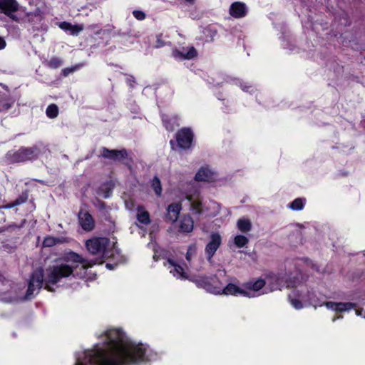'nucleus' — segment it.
Instances as JSON below:
<instances>
[{"label": "nucleus", "mask_w": 365, "mask_h": 365, "mask_svg": "<svg viewBox=\"0 0 365 365\" xmlns=\"http://www.w3.org/2000/svg\"><path fill=\"white\" fill-rule=\"evenodd\" d=\"M217 281V277L215 276L207 277V276H201L194 280V282L199 287H202L206 289L207 292L210 293H213L215 294H224L225 295H243L248 297H254L253 294H251L250 292H247L245 289L240 288L234 284H228L225 287H222V286H219L216 284V286L213 285L214 283Z\"/></svg>", "instance_id": "3"}, {"label": "nucleus", "mask_w": 365, "mask_h": 365, "mask_svg": "<svg viewBox=\"0 0 365 365\" xmlns=\"http://www.w3.org/2000/svg\"><path fill=\"white\" fill-rule=\"evenodd\" d=\"M106 267H107L108 268H109V269H112V267H113L112 264H108H108H106Z\"/></svg>", "instance_id": "44"}, {"label": "nucleus", "mask_w": 365, "mask_h": 365, "mask_svg": "<svg viewBox=\"0 0 365 365\" xmlns=\"http://www.w3.org/2000/svg\"><path fill=\"white\" fill-rule=\"evenodd\" d=\"M168 269H170V272L173 274L174 277L178 279H186L187 277L185 273L183 271V269L176 264L173 260L168 259Z\"/></svg>", "instance_id": "19"}, {"label": "nucleus", "mask_w": 365, "mask_h": 365, "mask_svg": "<svg viewBox=\"0 0 365 365\" xmlns=\"http://www.w3.org/2000/svg\"><path fill=\"white\" fill-rule=\"evenodd\" d=\"M162 120L163 122V124H164L165 128L168 130L172 131V130H174V128H175V119L170 118L168 116L163 115L162 116Z\"/></svg>", "instance_id": "29"}, {"label": "nucleus", "mask_w": 365, "mask_h": 365, "mask_svg": "<svg viewBox=\"0 0 365 365\" xmlns=\"http://www.w3.org/2000/svg\"><path fill=\"white\" fill-rule=\"evenodd\" d=\"M10 106H10V104H9V103H4V104H3V108H4V109H9V108H10Z\"/></svg>", "instance_id": "42"}, {"label": "nucleus", "mask_w": 365, "mask_h": 365, "mask_svg": "<svg viewBox=\"0 0 365 365\" xmlns=\"http://www.w3.org/2000/svg\"><path fill=\"white\" fill-rule=\"evenodd\" d=\"M10 289L11 283L0 274V295L10 298L8 301H3L4 302H11L16 299V297L12 295Z\"/></svg>", "instance_id": "13"}, {"label": "nucleus", "mask_w": 365, "mask_h": 365, "mask_svg": "<svg viewBox=\"0 0 365 365\" xmlns=\"http://www.w3.org/2000/svg\"><path fill=\"white\" fill-rule=\"evenodd\" d=\"M101 345L76 354V365H135L156 359L149 346L132 341L120 329H109L99 335Z\"/></svg>", "instance_id": "1"}, {"label": "nucleus", "mask_w": 365, "mask_h": 365, "mask_svg": "<svg viewBox=\"0 0 365 365\" xmlns=\"http://www.w3.org/2000/svg\"><path fill=\"white\" fill-rule=\"evenodd\" d=\"M252 222L249 219L242 217L237 222V229L242 233H247L252 230Z\"/></svg>", "instance_id": "22"}, {"label": "nucleus", "mask_w": 365, "mask_h": 365, "mask_svg": "<svg viewBox=\"0 0 365 365\" xmlns=\"http://www.w3.org/2000/svg\"><path fill=\"white\" fill-rule=\"evenodd\" d=\"M362 312H363V309L356 310V314L357 316H361V317H363L364 318H365V315H364V314H362Z\"/></svg>", "instance_id": "39"}, {"label": "nucleus", "mask_w": 365, "mask_h": 365, "mask_svg": "<svg viewBox=\"0 0 365 365\" xmlns=\"http://www.w3.org/2000/svg\"><path fill=\"white\" fill-rule=\"evenodd\" d=\"M246 88H248V87H247V86H246V87H242V90H243V91H247V90L245 89Z\"/></svg>", "instance_id": "46"}, {"label": "nucleus", "mask_w": 365, "mask_h": 365, "mask_svg": "<svg viewBox=\"0 0 365 365\" xmlns=\"http://www.w3.org/2000/svg\"><path fill=\"white\" fill-rule=\"evenodd\" d=\"M247 11L246 5L242 2H235L230 7V14L235 18L244 17Z\"/></svg>", "instance_id": "14"}, {"label": "nucleus", "mask_w": 365, "mask_h": 365, "mask_svg": "<svg viewBox=\"0 0 365 365\" xmlns=\"http://www.w3.org/2000/svg\"><path fill=\"white\" fill-rule=\"evenodd\" d=\"M137 219L139 222L148 225L150 222L149 213L142 207H138Z\"/></svg>", "instance_id": "25"}, {"label": "nucleus", "mask_w": 365, "mask_h": 365, "mask_svg": "<svg viewBox=\"0 0 365 365\" xmlns=\"http://www.w3.org/2000/svg\"><path fill=\"white\" fill-rule=\"evenodd\" d=\"M194 222L190 215H183L179 221L180 231L190 232L193 230Z\"/></svg>", "instance_id": "18"}, {"label": "nucleus", "mask_w": 365, "mask_h": 365, "mask_svg": "<svg viewBox=\"0 0 365 365\" xmlns=\"http://www.w3.org/2000/svg\"><path fill=\"white\" fill-rule=\"evenodd\" d=\"M173 141L170 140V144L173 145Z\"/></svg>", "instance_id": "47"}, {"label": "nucleus", "mask_w": 365, "mask_h": 365, "mask_svg": "<svg viewBox=\"0 0 365 365\" xmlns=\"http://www.w3.org/2000/svg\"><path fill=\"white\" fill-rule=\"evenodd\" d=\"M196 252H197L196 245H190L187 249L186 256H185L187 261L190 262L192 258L194 256H195Z\"/></svg>", "instance_id": "33"}, {"label": "nucleus", "mask_w": 365, "mask_h": 365, "mask_svg": "<svg viewBox=\"0 0 365 365\" xmlns=\"http://www.w3.org/2000/svg\"><path fill=\"white\" fill-rule=\"evenodd\" d=\"M6 46V41L0 37V49L4 48Z\"/></svg>", "instance_id": "38"}, {"label": "nucleus", "mask_w": 365, "mask_h": 365, "mask_svg": "<svg viewBox=\"0 0 365 365\" xmlns=\"http://www.w3.org/2000/svg\"><path fill=\"white\" fill-rule=\"evenodd\" d=\"M151 186L158 196L161 195L162 187L160 179L158 177H154L152 180Z\"/></svg>", "instance_id": "27"}, {"label": "nucleus", "mask_w": 365, "mask_h": 365, "mask_svg": "<svg viewBox=\"0 0 365 365\" xmlns=\"http://www.w3.org/2000/svg\"><path fill=\"white\" fill-rule=\"evenodd\" d=\"M47 116L50 118H55L58 115V108L55 104L49 105L46 110Z\"/></svg>", "instance_id": "26"}, {"label": "nucleus", "mask_w": 365, "mask_h": 365, "mask_svg": "<svg viewBox=\"0 0 365 365\" xmlns=\"http://www.w3.org/2000/svg\"><path fill=\"white\" fill-rule=\"evenodd\" d=\"M68 240L65 237H54L51 236H48L45 237L43 245L44 247H52L53 245H56L57 244H63L65 242H67Z\"/></svg>", "instance_id": "24"}, {"label": "nucleus", "mask_w": 365, "mask_h": 365, "mask_svg": "<svg viewBox=\"0 0 365 365\" xmlns=\"http://www.w3.org/2000/svg\"><path fill=\"white\" fill-rule=\"evenodd\" d=\"M186 1L190 3V4H193L195 0H185Z\"/></svg>", "instance_id": "45"}, {"label": "nucleus", "mask_w": 365, "mask_h": 365, "mask_svg": "<svg viewBox=\"0 0 365 365\" xmlns=\"http://www.w3.org/2000/svg\"><path fill=\"white\" fill-rule=\"evenodd\" d=\"M197 56V51L193 47L183 48L182 51L174 50L173 56L178 59H192Z\"/></svg>", "instance_id": "15"}, {"label": "nucleus", "mask_w": 365, "mask_h": 365, "mask_svg": "<svg viewBox=\"0 0 365 365\" xmlns=\"http://www.w3.org/2000/svg\"><path fill=\"white\" fill-rule=\"evenodd\" d=\"M187 198L191 203V210L195 214H200L203 212V207L201 199L197 197L193 199L192 196H187Z\"/></svg>", "instance_id": "23"}, {"label": "nucleus", "mask_w": 365, "mask_h": 365, "mask_svg": "<svg viewBox=\"0 0 365 365\" xmlns=\"http://www.w3.org/2000/svg\"><path fill=\"white\" fill-rule=\"evenodd\" d=\"M18 9L19 4L16 0H0V10L16 21H18V19L13 13Z\"/></svg>", "instance_id": "8"}, {"label": "nucleus", "mask_w": 365, "mask_h": 365, "mask_svg": "<svg viewBox=\"0 0 365 365\" xmlns=\"http://www.w3.org/2000/svg\"><path fill=\"white\" fill-rule=\"evenodd\" d=\"M60 28L66 31H68L71 35L77 36L84 29L83 24L72 25L68 22H62L60 24Z\"/></svg>", "instance_id": "20"}, {"label": "nucleus", "mask_w": 365, "mask_h": 365, "mask_svg": "<svg viewBox=\"0 0 365 365\" xmlns=\"http://www.w3.org/2000/svg\"><path fill=\"white\" fill-rule=\"evenodd\" d=\"M115 246V242L110 241L106 237H93L86 242V247L91 255L103 257L112 256Z\"/></svg>", "instance_id": "4"}, {"label": "nucleus", "mask_w": 365, "mask_h": 365, "mask_svg": "<svg viewBox=\"0 0 365 365\" xmlns=\"http://www.w3.org/2000/svg\"><path fill=\"white\" fill-rule=\"evenodd\" d=\"M341 318H342V317L339 315V316H337V317H334V318H333V319H332V321H333V322H335L336 319H341Z\"/></svg>", "instance_id": "43"}, {"label": "nucleus", "mask_w": 365, "mask_h": 365, "mask_svg": "<svg viewBox=\"0 0 365 365\" xmlns=\"http://www.w3.org/2000/svg\"><path fill=\"white\" fill-rule=\"evenodd\" d=\"M26 199H27V197L25 196H20L16 200H15L13 202L9 203L4 206L0 207V209H1V208L9 209V208L14 207L16 205H19L25 202Z\"/></svg>", "instance_id": "32"}, {"label": "nucleus", "mask_w": 365, "mask_h": 365, "mask_svg": "<svg viewBox=\"0 0 365 365\" xmlns=\"http://www.w3.org/2000/svg\"><path fill=\"white\" fill-rule=\"evenodd\" d=\"M288 207L293 210H301L304 207V201L302 198H297L288 205Z\"/></svg>", "instance_id": "30"}, {"label": "nucleus", "mask_w": 365, "mask_h": 365, "mask_svg": "<svg viewBox=\"0 0 365 365\" xmlns=\"http://www.w3.org/2000/svg\"><path fill=\"white\" fill-rule=\"evenodd\" d=\"M88 29L94 31V34L98 35L101 33V29L98 24H91L88 26Z\"/></svg>", "instance_id": "37"}, {"label": "nucleus", "mask_w": 365, "mask_h": 365, "mask_svg": "<svg viewBox=\"0 0 365 365\" xmlns=\"http://www.w3.org/2000/svg\"><path fill=\"white\" fill-rule=\"evenodd\" d=\"M193 133L189 128H182L176 133V140L180 148H189L191 145Z\"/></svg>", "instance_id": "7"}, {"label": "nucleus", "mask_w": 365, "mask_h": 365, "mask_svg": "<svg viewBox=\"0 0 365 365\" xmlns=\"http://www.w3.org/2000/svg\"><path fill=\"white\" fill-rule=\"evenodd\" d=\"M10 298L7 297H4L3 295H0V301H8Z\"/></svg>", "instance_id": "40"}, {"label": "nucleus", "mask_w": 365, "mask_h": 365, "mask_svg": "<svg viewBox=\"0 0 365 365\" xmlns=\"http://www.w3.org/2000/svg\"><path fill=\"white\" fill-rule=\"evenodd\" d=\"M166 44H167L166 42L164 41L163 39V35L162 34L158 35L155 47L157 48H161V47L165 46Z\"/></svg>", "instance_id": "35"}, {"label": "nucleus", "mask_w": 365, "mask_h": 365, "mask_svg": "<svg viewBox=\"0 0 365 365\" xmlns=\"http://www.w3.org/2000/svg\"><path fill=\"white\" fill-rule=\"evenodd\" d=\"M181 209L180 203L176 202L170 205L167 208V219L171 222H176Z\"/></svg>", "instance_id": "17"}, {"label": "nucleus", "mask_w": 365, "mask_h": 365, "mask_svg": "<svg viewBox=\"0 0 365 365\" xmlns=\"http://www.w3.org/2000/svg\"><path fill=\"white\" fill-rule=\"evenodd\" d=\"M296 297H298V295L297 294L296 292H294L292 295L289 296V299L293 307H294L296 309H300L303 307V305L300 300L295 298Z\"/></svg>", "instance_id": "31"}, {"label": "nucleus", "mask_w": 365, "mask_h": 365, "mask_svg": "<svg viewBox=\"0 0 365 365\" xmlns=\"http://www.w3.org/2000/svg\"><path fill=\"white\" fill-rule=\"evenodd\" d=\"M221 244V237L218 234L211 235V240L205 247V252L207 255V259L210 260L215 252Z\"/></svg>", "instance_id": "10"}, {"label": "nucleus", "mask_w": 365, "mask_h": 365, "mask_svg": "<svg viewBox=\"0 0 365 365\" xmlns=\"http://www.w3.org/2000/svg\"><path fill=\"white\" fill-rule=\"evenodd\" d=\"M95 262H91L74 252L66 253L56 259L52 265L46 269L45 278L43 270L38 268L34 270L30 277L26 299H31L42 287L44 282V288L49 292H53V286L60 282L63 279L71 276L83 278L86 270L91 267Z\"/></svg>", "instance_id": "2"}, {"label": "nucleus", "mask_w": 365, "mask_h": 365, "mask_svg": "<svg viewBox=\"0 0 365 365\" xmlns=\"http://www.w3.org/2000/svg\"><path fill=\"white\" fill-rule=\"evenodd\" d=\"M299 274L293 277H288L286 274H275L273 273L269 274L266 276L265 282L267 288H269L270 292L281 289L286 286L287 287H294L299 281Z\"/></svg>", "instance_id": "5"}, {"label": "nucleus", "mask_w": 365, "mask_h": 365, "mask_svg": "<svg viewBox=\"0 0 365 365\" xmlns=\"http://www.w3.org/2000/svg\"><path fill=\"white\" fill-rule=\"evenodd\" d=\"M48 66L52 68H57L60 67L62 64V61L59 58H53L48 63Z\"/></svg>", "instance_id": "34"}, {"label": "nucleus", "mask_w": 365, "mask_h": 365, "mask_svg": "<svg viewBox=\"0 0 365 365\" xmlns=\"http://www.w3.org/2000/svg\"><path fill=\"white\" fill-rule=\"evenodd\" d=\"M264 285H266V282L264 279H258L255 281V282H248L245 285V290L247 292H250L251 294H253L254 297L256 295L254 294V292L259 291L261 289Z\"/></svg>", "instance_id": "21"}, {"label": "nucleus", "mask_w": 365, "mask_h": 365, "mask_svg": "<svg viewBox=\"0 0 365 365\" xmlns=\"http://www.w3.org/2000/svg\"><path fill=\"white\" fill-rule=\"evenodd\" d=\"M79 222L81 227L86 231H91L95 226L92 216L86 211H80L78 213Z\"/></svg>", "instance_id": "12"}, {"label": "nucleus", "mask_w": 365, "mask_h": 365, "mask_svg": "<svg viewBox=\"0 0 365 365\" xmlns=\"http://www.w3.org/2000/svg\"><path fill=\"white\" fill-rule=\"evenodd\" d=\"M326 307L329 309L342 312L345 311L351 310L353 308L356 307V304L351 302H327L324 304Z\"/></svg>", "instance_id": "11"}, {"label": "nucleus", "mask_w": 365, "mask_h": 365, "mask_svg": "<svg viewBox=\"0 0 365 365\" xmlns=\"http://www.w3.org/2000/svg\"><path fill=\"white\" fill-rule=\"evenodd\" d=\"M195 180L210 182L215 179V174L207 167L201 168L195 175Z\"/></svg>", "instance_id": "16"}, {"label": "nucleus", "mask_w": 365, "mask_h": 365, "mask_svg": "<svg viewBox=\"0 0 365 365\" xmlns=\"http://www.w3.org/2000/svg\"><path fill=\"white\" fill-rule=\"evenodd\" d=\"M248 238L241 235L235 236L234 239L235 245L239 248L245 247L248 243Z\"/></svg>", "instance_id": "28"}, {"label": "nucleus", "mask_w": 365, "mask_h": 365, "mask_svg": "<svg viewBox=\"0 0 365 365\" xmlns=\"http://www.w3.org/2000/svg\"><path fill=\"white\" fill-rule=\"evenodd\" d=\"M133 14L134 17L138 20L142 21L145 19V14L142 11L134 10L133 11Z\"/></svg>", "instance_id": "36"}, {"label": "nucleus", "mask_w": 365, "mask_h": 365, "mask_svg": "<svg viewBox=\"0 0 365 365\" xmlns=\"http://www.w3.org/2000/svg\"><path fill=\"white\" fill-rule=\"evenodd\" d=\"M101 156L113 161H121L128 157V152L125 149L118 150H109L106 148H103Z\"/></svg>", "instance_id": "9"}, {"label": "nucleus", "mask_w": 365, "mask_h": 365, "mask_svg": "<svg viewBox=\"0 0 365 365\" xmlns=\"http://www.w3.org/2000/svg\"><path fill=\"white\" fill-rule=\"evenodd\" d=\"M36 157V150L33 148H21L14 153H9L7 158L12 163H20L31 160Z\"/></svg>", "instance_id": "6"}, {"label": "nucleus", "mask_w": 365, "mask_h": 365, "mask_svg": "<svg viewBox=\"0 0 365 365\" xmlns=\"http://www.w3.org/2000/svg\"><path fill=\"white\" fill-rule=\"evenodd\" d=\"M73 71V69H70V70H68V69H65V70L63 71V72L65 73V75L66 76V75H68L69 73L72 72Z\"/></svg>", "instance_id": "41"}]
</instances>
